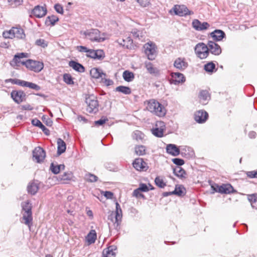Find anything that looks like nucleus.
<instances>
[{
  "label": "nucleus",
  "mask_w": 257,
  "mask_h": 257,
  "mask_svg": "<svg viewBox=\"0 0 257 257\" xmlns=\"http://www.w3.org/2000/svg\"><path fill=\"white\" fill-rule=\"evenodd\" d=\"M28 55L27 53H17L16 54L13 59V60L11 62V64L12 66H20V64H22L23 65H25L24 63H25V61H23L22 60V59L24 58H27L28 57Z\"/></svg>",
  "instance_id": "nucleus-14"
},
{
  "label": "nucleus",
  "mask_w": 257,
  "mask_h": 257,
  "mask_svg": "<svg viewBox=\"0 0 257 257\" xmlns=\"http://www.w3.org/2000/svg\"><path fill=\"white\" fill-rule=\"evenodd\" d=\"M57 153L58 154L61 155L66 150V144L61 139H58L57 140Z\"/></svg>",
  "instance_id": "nucleus-38"
},
{
  "label": "nucleus",
  "mask_w": 257,
  "mask_h": 257,
  "mask_svg": "<svg viewBox=\"0 0 257 257\" xmlns=\"http://www.w3.org/2000/svg\"><path fill=\"white\" fill-rule=\"evenodd\" d=\"M115 91L121 92L124 94H130L131 93V89L129 87L124 86H119L115 88Z\"/></svg>",
  "instance_id": "nucleus-40"
},
{
  "label": "nucleus",
  "mask_w": 257,
  "mask_h": 257,
  "mask_svg": "<svg viewBox=\"0 0 257 257\" xmlns=\"http://www.w3.org/2000/svg\"><path fill=\"white\" fill-rule=\"evenodd\" d=\"M145 65L148 72L150 74H155L157 72V68L154 67L153 64L150 62H146Z\"/></svg>",
  "instance_id": "nucleus-43"
},
{
  "label": "nucleus",
  "mask_w": 257,
  "mask_h": 257,
  "mask_svg": "<svg viewBox=\"0 0 257 257\" xmlns=\"http://www.w3.org/2000/svg\"><path fill=\"white\" fill-rule=\"evenodd\" d=\"M174 66L180 71H183L188 66L186 59L183 57L177 58L174 62Z\"/></svg>",
  "instance_id": "nucleus-16"
},
{
  "label": "nucleus",
  "mask_w": 257,
  "mask_h": 257,
  "mask_svg": "<svg viewBox=\"0 0 257 257\" xmlns=\"http://www.w3.org/2000/svg\"><path fill=\"white\" fill-rule=\"evenodd\" d=\"M116 248L115 245H111L104 249L102 252L103 257H115Z\"/></svg>",
  "instance_id": "nucleus-24"
},
{
  "label": "nucleus",
  "mask_w": 257,
  "mask_h": 257,
  "mask_svg": "<svg viewBox=\"0 0 257 257\" xmlns=\"http://www.w3.org/2000/svg\"><path fill=\"white\" fill-rule=\"evenodd\" d=\"M86 55L87 57H90L96 60H102L105 57L103 51L100 49L96 50L89 49Z\"/></svg>",
  "instance_id": "nucleus-13"
},
{
  "label": "nucleus",
  "mask_w": 257,
  "mask_h": 257,
  "mask_svg": "<svg viewBox=\"0 0 257 257\" xmlns=\"http://www.w3.org/2000/svg\"><path fill=\"white\" fill-rule=\"evenodd\" d=\"M247 199L251 207L253 208L257 209V194H253L247 195Z\"/></svg>",
  "instance_id": "nucleus-39"
},
{
  "label": "nucleus",
  "mask_w": 257,
  "mask_h": 257,
  "mask_svg": "<svg viewBox=\"0 0 257 257\" xmlns=\"http://www.w3.org/2000/svg\"><path fill=\"white\" fill-rule=\"evenodd\" d=\"M77 50L80 52H85L87 53L89 49L85 46H79L77 47Z\"/></svg>",
  "instance_id": "nucleus-61"
},
{
  "label": "nucleus",
  "mask_w": 257,
  "mask_h": 257,
  "mask_svg": "<svg viewBox=\"0 0 257 257\" xmlns=\"http://www.w3.org/2000/svg\"><path fill=\"white\" fill-rule=\"evenodd\" d=\"M199 100L201 103L203 105L207 104L210 99V96L209 92L207 90H201L199 95Z\"/></svg>",
  "instance_id": "nucleus-25"
},
{
  "label": "nucleus",
  "mask_w": 257,
  "mask_h": 257,
  "mask_svg": "<svg viewBox=\"0 0 257 257\" xmlns=\"http://www.w3.org/2000/svg\"><path fill=\"white\" fill-rule=\"evenodd\" d=\"M72 174L71 172H65L62 175H59L57 179L58 181H62L63 183H66V181L71 179Z\"/></svg>",
  "instance_id": "nucleus-37"
},
{
  "label": "nucleus",
  "mask_w": 257,
  "mask_h": 257,
  "mask_svg": "<svg viewBox=\"0 0 257 257\" xmlns=\"http://www.w3.org/2000/svg\"><path fill=\"white\" fill-rule=\"evenodd\" d=\"M116 42L120 46L127 49H131L133 45V40L130 37H126L125 39H119L116 41Z\"/></svg>",
  "instance_id": "nucleus-21"
},
{
  "label": "nucleus",
  "mask_w": 257,
  "mask_h": 257,
  "mask_svg": "<svg viewBox=\"0 0 257 257\" xmlns=\"http://www.w3.org/2000/svg\"><path fill=\"white\" fill-rule=\"evenodd\" d=\"M207 112L204 110H198L194 114V119L198 123H203L208 118Z\"/></svg>",
  "instance_id": "nucleus-19"
},
{
  "label": "nucleus",
  "mask_w": 257,
  "mask_h": 257,
  "mask_svg": "<svg viewBox=\"0 0 257 257\" xmlns=\"http://www.w3.org/2000/svg\"><path fill=\"white\" fill-rule=\"evenodd\" d=\"M3 36L7 39H24L25 38V34L23 29L18 27H13L9 31H5L3 33Z\"/></svg>",
  "instance_id": "nucleus-4"
},
{
  "label": "nucleus",
  "mask_w": 257,
  "mask_h": 257,
  "mask_svg": "<svg viewBox=\"0 0 257 257\" xmlns=\"http://www.w3.org/2000/svg\"><path fill=\"white\" fill-rule=\"evenodd\" d=\"M147 108L149 111L159 116H164L166 112L164 106L155 99H151L148 101Z\"/></svg>",
  "instance_id": "nucleus-2"
},
{
  "label": "nucleus",
  "mask_w": 257,
  "mask_h": 257,
  "mask_svg": "<svg viewBox=\"0 0 257 257\" xmlns=\"http://www.w3.org/2000/svg\"><path fill=\"white\" fill-rule=\"evenodd\" d=\"M172 162L178 166H182L184 164V161L180 158H174L172 159Z\"/></svg>",
  "instance_id": "nucleus-56"
},
{
  "label": "nucleus",
  "mask_w": 257,
  "mask_h": 257,
  "mask_svg": "<svg viewBox=\"0 0 257 257\" xmlns=\"http://www.w3.org/2000/svg\"><path fill=\"white\" fill-rule=\"evenodd\" d=\"M209 53L210 52L214 55H219L221 53L220 46L213 41H209L207 43Z\"/></svg>",
  "instance_id": "nucleus-15"
},
{
  "label": "nucleus",
  "mask_w": 257,
  "mask_h": 257,
  "mask_svg": "<svg viewBox=\"0 0 257 257\" xmlns=\"http://www.w3.org/2000/svg\"><path fill=\"white\" fill-rule=\"evenodd\" d=\"M21 206L22 208L21 211L22 219L24 221V224L30 227L32 224L33 221L32 204L30 201L27 200L21 203Z\"/></svg>",
  "instance_id": "nucleus-1"
},
{
  "label": "nucleus",
  "mask_w": 257,
  "mask_h": 257,
  "mask_svg": "<svg viewBox=\"0 0 257 257\" xmlns=\"http://www.w3.org/2000/svg\"><path fill=\"white\" fill-rule=\"evenodd\" d=\"M184 190H185V188L181 186L179 187L176 186L175 190L172 191V193L173 194L181 196L184 194Z\"/></svg>",
  "instance_id": "nucleus-48"
},
{
  "label": "nucleus",
  "mask_w": 257,
  "mask_h": 257,
  "mask_svg": "<svg viewBox=\"0 0 257 257\" xmlns=\"http://www.w3.org/2000/svg\"><path fill=\"white\" fill-rule=\"evenodd\" d=\"M39 188L38 184L33 182L29 183L27 187V190L29 193L35 195L38 191Z\"/></svg>",
  "instance_id": "nucleus-33"
},
{
  "label": "nucleus",
  "mask_w": 257,
  "mask_h": 257,
  "mask_svg": "<svg viewBox=\"0 0 257 257\" xmlns=\"http://www.w3.org/2000/svg\"><path fill=\"white\" fill-rule=\"evenodd\" d=\"M27 83H28L27 81H24V80H21L19 79V81H18L17 85H19L22 86L26 87Z\"/></svg>",
  "instance_id": "nucleus-64"
},
{
  "label": "nucleus",
  "mask_w": 257,
  "mask_h": 257,
  "mask_svg": "<svg viewBox=\"0 0 257 257\" xmlns=\"http://www.w3.org/2000/svg\"><path fill=\"white\" fill-rule=\"evenodd\" d=\"M210 36L214 40L219 41H221L225 36V34L222 30H215L210 33Z\"/></svg>",
  "instance_id": "nucleus-30"
},
{
  "label": "nucleus",
  "mask_w": 257,
  "mask_h": 257,
  "mask_svg": "<svg viewBox=\"0 0 257 257\" xmlns=\"http://www.w3.org/2000/svg\"><path fill=\"white\" fill-rule=\"evenodd\" d=\"M166 151L173 156H177L180 153V149L176 145L171 144L167 146Z\"/></svg>",
  "instance_id": "nucleus-26"
},
{
  "label": "nucleus",
  "mask_w": 257,
  "mask_h": 257,
  "mask_svg": "<svg viewBox=\"0 0 257 257\" xmlns=\"http://www.w3.org/2000/svg\"><path fill=\"white\" fill-rule=\"evenodd\" d=\"M208 48L207 44L202 42L199 43L194 47L195 54L200 59H205L209 55Z\"/></svg>",
  "instance_id": "nucleus-6"
},
{
  "label": "nucleus",
  "mask_w": 257,
  "mask_h": 257,
  "mask_svg": "<svg viewBox=\"0 0 257 257\" xmlns=\"http://www.w3.org/2000/svg\"><path fill=\"white\" fill-rule=\"evenodd\" d=\"M35 44L43 48H45L48 46V42L45 40L42 39L37 40L35 42Z\"/></svg>",
  "instance_id": "nucleus-51"
},
{
  "label": "nucleus",
  "mask_w": 257,
  "mask_h": 257,
  "mask_svg": "<svg viewBox=\"0 0 257 257\" xmlns=\"http://www.w3.org/2000/svg\"><path fill=\"white\" fill-rule=\"evenodd\" d=\"M26 87L36 90H39L40 89V87L39 85L32 82H28Z\"/></svg>",
  "instance_id": "nucleus-54"
},
{
  "label": "nucleus",
  "mask_w": 257,
  "mask_h": 257,
  "mask_svg": "<svg viewBox=\"0 0 257 257\" xmlns=\"http://www.w3.org/2000/svg\"><path fill=\"white\" fill-rule=\"evenodd\" d=\"M145 53L148 58L150 60H153L157 56V47L153 42H148L144 46Z\"/></svg>",
  "instance_id": "nucleus-8"
},
{
  "label": "nucleus",
  "mask_w": 257,
  "mask_h": 257,
  "mask_svg": "<svg viewBox=\"0 0 257 257\" xmlns=\"http://www.w3.org/2000/svg\"><path fill=\"white\" fill-rule=\"evenodd\" d=\"M165 128V124L163 121H157L156 123L155 128L152 130V134L156 137L161 138L163 136Z\"/></svg>",
  "instance_id": "nucleus-12"
},
{
  "label": "nucleus",
  "mask_w": 257,
  "mask_h": 257,
  "mask_svg": "<svg viewBox=\"0 0 257 257\" xmlns=\"http://www.w3.org/2000/svg\"><path fill=\"white\" fill-rule=\"evenodd\" d=\"M255 171H249V172H247L246 173L247 176L250 178H255Z\"/></svg>",
  "instance_id": "nucleus-63"
},
{
  "label": "nucleus",
  "mask_w": 257,
  "mask_h": 257,
  "mask_svg": "<svg viewBox=\"0 0 257 257\" xmlns=\"http://www.w3.org/2000/svg\"><path fill=\"white\" fill-rule=\"evenodd\" d=\"M215 68V65L212 62H210L207 63L204 66V70L206 72H210V73H212L214 71Z\"/></svg>",
  "instance_id": "nucleus-45"
},
{
  "label": "nucleus",
  "mask_w": 257,
  "mask_h": 257,
  "mask_svg": "<svg viewBox=\"0 0 257 257\" xmlns=\"http://www.w3.org/2000/svg\"><path fill=\"white\" fill-rule=\"evenodd\" d=\"M172 81L175 84H178L184 82L185 81V78L184 75L179 72L172 73L171 74Z\"/></svg>",
  "instance_id": "nucleus-29"
},
{
  "label": "nucleus",
  "mask_w": 257,
  "mask_h": 257,
  "mask_svg": "<svg viewBox=\"0 0 257 257\" xmlns=\"http://www.w3.org/2000/svg\"><path fill=\"white\" fill-rule=\"evenodd\" d=\"M46 9L39 6H36L32 12V14L38 18L44 17L46 15Z\"/></svg>",
  "instance_id": "nucleus-22"
},
{
  "label": "nucleus",
  "mask_w": 257,
  "mask_h": 257,
  "mask_svg": "<svg viewBox=\"0 0 257 257\" xmlns=\"http://www.w3.org/2000/svg\"><path fill=\"white\" fill-rule=\"evenodd\" d=\"M173 173L175 176L180 179H184L186 178L185 171L180 166H177L173 169Z\"/></svg>",
  "instance_id": "nucleus-32"
},
{
  "label": "nucleus",
  "mask_w": 257,
  "mask_h": 257,
  "mask_svg": "<svg viewBox=\"0 0 257 257\" xmlns=\"http://www.w3.org/2000/svg\"><path fill=\"white\" fill-rule=\"evenodd\" d=\"M101 79V82L107 86L112 85L113 84V81L110 79L106 78V76L105 77L103 76Z\"/></svg>",
  "instance_id": "nucleus-53"
},
{
  "label": "nucleus",
  "mask_w": 257,
  "mask_h": 257,
  "mask_svg": "<svg viewBox=\"0 0 257 257\" xmlns=\"http://www.w3.org/2000/svg\"><path fill=\"white\" fill-rule=\"evenodd\" d=\"M192 26L197 31H203L207 29L210 25L207 22L201 23L198 20L195 19L192 22Z\"/></svg>",
  "instance_id": "nucleus-20"
},
{
  "label": "nucleus",
  "mask_w": 257,
  "mask_h": 257,
  "mask_svg": "<svg viewBox=\"0 0 257 257\" xmlns=\"http://www.w3.org/2000/svg\"><path fill=\"white\" fill-rule=\"evenodd\" d=\"M132 33L134 37L138 38L140 40L141 39V38L142 37V36L141 35L142 33L140 32V31L137 30H134L132 32Z\"/></svg>",
  "instance_id": "nucleus-60"
},
{
  "label": "nucleus",
  "mask_w": 257,
  "mask_h": 257,
  "mask_svg": "<svg viewBox=\"0 0 257 257\" xmlns=\"http://www.w3.org/2000/svg\"><path fill=\"white\" fill-rule=\"evenodd\" d=\"M141 191L138 188L135 189L133 192V196L137 198H144V195L141 193Z\"/></svg>",
  "instance_id": "nucleus-58"
},
{
  "label": "nucleus",
  "mask_w": 257,
  "mask_h": 257,
  "mask_svg": "<svg viewBox=\"0 0 257 257\" xmlns=\"http://www.w3.org/2000/svg\"><path fill=\"white\" fill-rule=\"evenodd\" d=\"M96 239V233L95 230H91L86 237V240L88 244L94 243Z\"/></svg>",
  "instance_id": "nucleus-35"
},
{
  "label": "nucleus",
  "mask_w": 257,
  "mask_h": 257,
  "mask_svg": "<svg viewBox=\"0 0 257 257\" xmlns=\"http://www.w3.org/2000/svg\"><path fill=\"white\" fill-rule=\"evenodd\" d=\"M70 67H72L75 71L82 73L85 71V68L81 64L74 61H70L69 63Z\"/></svg>",
  "instance_id": "nucleus-31"
},
{
  "label": "nucleus",
  "mask_w": 257,
  "mask_h": 257,
  "mask_svg": "<svg viewBox=\"0 0 257 257\" xmlns=\"http://www.w3.org/2000/svg\"><path fill=\"white\" fill-rule=\"evenodd\" d=\"M64 169V165H55L54 163H52L50 165V170L55 174H58L61 170H63Z\"/></svg>",
  "instance_id": "nucleus-36"
},
{
  "label": "nucleus",
  "mask_w": 257,
  "mask_h": 257,
  "mask_svg": "<svg viewBox=\"0 0 257 257\" xmlns=\"http://www.w3.org/2000/svg\"><path fill=\"white\" fill-rule=\"evenodd\" d=\"M135 152L139 156H142L146 153V147L143 145L137 146L135 147Z\"/></svg>",
  "instance_id": "nucleus-46"
},
{
  "label": "nucleus",
  "mask_w": 257,
  "mask_h": 257,
  "mask_svg": "<svg viewBox=\"0 0 257 257\" xmlns=\"http://www.w3.org/2000/svg\"><path fill=\"white\" fill-rule=\"evenodd\" d=\"M45 157V151L40 147L36 148L33 152V160L37 163H40L42 162Z\"/></svg>",
  "instance_id": "nucleus-10"
},
{
  "label": "nucleus",
  "mask_w": 257,
  "mask_h": 257,
  "mask_svg": "<svg viewBox=\"0 0 257 257\" xmlns=\"http://www.w3.org/2000/svg\"><path fill=\"white\" fill-rule=\"evenodd\" d=\"M11 95L14 101L18 104L22 102L26 96L25 93L23 91L17 90L12 91Z\"/></svg>",
  "instance_id": "nucleus-18"
},
{
  "label": "nucleus",
  "mask_w": 257,
  "mask_h": 257,
  "mask_svg": "<svg viewBox=\"0 0 257 257\" xmlns=\"http://www.w3.org/2000/svg\"><path fill=\"white\" fill-rule=\"evenodd\" d=\"M214 190L221 193L229 194L233 192V188L231 185L226 184L218 186V190L215 188H214Z\"/></svg>",
  "instance_id": "nucleus-27"
},
{
  "label": "nucleus",
  "mask_w": 257,
  "mask_h": 257,
  "mask_svg": "<svg viewBox=\"0 0 257 257\" xmlns=\"http://www.w3.org/2000/svg\"><path fill=\"white\" fill-rule=\"evenodd\" d=\"M113 194L110 191H105L104 193V196L107 199H111L113 197Z\"/></svg>",
  "instance_id": "nucleus-62"
},
{
  "label": "nucleus",
  "mask_w": 257,
  "mask_h": 257,
  "mask_svg": "<svg viewBox=\"0 0 257 257\" xmlns=\"http://www.w3.org/2000/svg\"><path fill=\"white\" fill-rule=\"evenodd\" d=\"M33 125L38 126L42 129L43 132L47 135L49 134V131L47 129L42 123L38 119H34L32 120Z\"/></svg>",
  "instance_id": "nucleus-34"
},
{
  "label": "nucleus",
  "mask_w": 257,
  "mask_h": 257,
  "mask_svg": "<svg viewBox=\"0 0 257 257\" xmlns=\"http://www.w3.org/2000/svg\"><path fill=\"white\" fill-rule=\"evenodd\" d=\"M58 18L54 15L48 16L46 20L45 23L47 25H54L56 22L58 21Z\"/></svg>",
  "instance_id": "nucleus-42"
},
{
  "label": "nucleus",
  "mask_w": 257,
  "mask_h": 257,
  "mask_svg": "<svg viewBox=\"0 0 257 257\" xmlns=\"http://www.w3.org/2000/svg\"><path fill=\"white\" fill-rule=\"evenodd\" d=\"M133 167L138 171H145L148 168L146 163L142 158L135 159L133 163Z\"/></svg>",
  "instance_id": "nucleus-17"
},
{
  "label": "nucleus",
  "mask_w": 257,
  "mask_h": 257,
  "mask_svg": "<svg viewBox=\"0 0 257 257\" xmlns=\"http://www.w3.org/2000/svg\"><path fill=\"white\" fill-rule=\"evenodd\" d=\"M122 210L118 203H115V211L114 213V221L111 218V220L113 223V227L115 229L118 230L120 228V225L122 221Z\"/></svg>",
  "instance_id": "nucleus-7"
},
{
  "label": "nucleus",
  "mask_w": 257,
  "mask_h": 257,
  "mask_svg": "<svg viewBox=\"0 0 257 257\" xmlns=\"http://www.w3.org/2000/svg\"><path fill=\"white\" fill-rule=\"evenodd\" d=\"M133 137L137 141L142 140L144 137V135L139 131H136L133 133Z\"/></svg>",
  "instance_id": "nucleus-49"
},
{
  "label": "nucleus",
  "mask_w": 257,
  "mask_h": 257,
  "mask_svg": "<svg viewBox=\"0 0 257 257\" xmlns=\"http://www.w3.org/2000/svg\"><path fill=\"white\" fill-rule=\"evenodd\" d=\"M137 2L143 7H146L150 5V0H136Z\"/></svg>",
  "instance_id": "nucleus-55"
},
{
  "label": "nucleus",
  "mask_w": 257,
  "mask_h": 257,
  "mask_svg": "<svg viewBox=\"0 0 257 257\" xmlns=\"http://www.w3.org/2000/svg\"><path fill=\"white\" fill-rule=\"evenodd\" d=\"M90 76L95 79L101 78L102 77L106 76L105 73H103L101 69L97 68H93L90 71Z\"/></svg>",
  "instance_id": "nucleus-28"
},
{
  "label": "nucleus",
  "mask_w": 257,
  "mask_h": 257,
  "mask_svg": "<svg viewBox=\"0 0 257 257\" xmlns=\"http://www.w3.org/2000/svg\"><path fill=\"white\" fill-rule=\"evenodd\" d=\"M122 77L125 81L131 82L133 80L135 76L133 72L125 70L123 72Z\"/></svg>",
  "instance_id": "nucleus-41"
},
{
  "label": "nucleus",
  "mask_w": 257,
  "mask_h": 257,
  "mask_svg": "<svg viewBox=\"0 0 257 257\" xmlns=\"http://www.w3.org/2000/svg\"><path fill=\"white\" fill-rule=\"evenodd\" d=\"M85 102L87 105V111L89 113H96L98 111V101L97 97L93 95H89L86 97Z\"/></svg>",
  "instance_id": "nucleus-5"
},
{
  "label": "nucleus",
  "mask_w": 257,
  "mask_h": 257,
  "mask_svg": "<svg viewBox=\"0 0 257 257\" xmlns=\"http://www.w3.org/2000/svg\"><path fill=\"white\" fill-rule=\"evenodd\" d=\"M149 187H150L151 188H149V186H148L145 184L141 183L140 184V186H139V187L138 188V189L142 192H148L150 190L153 189V188L152 187V186L150 184H149Z\"/></svg>",
  "instance_id": "nucleus-52"
},
{
  "label": "nucleus",
  "mask_w": 257,
  "mask_h": 257,
  "mask_svg": "<svg viewBox=\"0 0 257 257\" xmlns=\"http://www.w3.org/2000/svg\"><path fill=\"white\" fill-rule=\"evenodd\" d=\"M84 179L89 182H95L97 181L98 177L94 174L87 173L84 176Z\"/></svg>",
  "instance_id": "nucleus-44"
},
{
  "label": "nucleus",
  "mask_w": 257,
  "mask_h": 257,
  "mask_svg": "<svg viewBox=\"0 0 257 257\" xmlns=\"http://www.w3.org/2000/svg\"><path fill=\"white\" fill-rule=\"evenodd\" d=\"M54 9L58 13L61 14H62L63 13V8L60 4H57L55 5Z\"/></svg>",
  "instance_id": "nucleus-59"
},
{
  "label": "nucleus",
  "mask_w": 257,
  "mask_h": 257,
  "mask_svg": "<svg viewBox=\"0 0 257 257\" xmlns=\"http://www.w3.org/2000/svg\"><path fill=\"white\" fill-rule=\"evenodd\" d=\"M155 182L156 185L160 188H164L166 185L163 179H162L160 177H157L155 178Z\"/></svg>",
  "instance_id": "nucleus-50"
},
{
  "label": "nucleus",
  "mask_w": 257,
  "mask_h": 257,
  "mask_svg": "<svg viewBox=\"0 0 257 257\" xmlns=\"http://www.w3.org/2000/svg\"><path fill=\"white\" fill-rule=\"evenodd\" d=\"M24 64L28 69L36 72H40L44 67L42 62L31 59L27 60Z\"/></svg>",
  "instance_id": "nucleus-9"
},
{
  "label": "nucleus",
  "mask_w": 257,
  "mask_h": 257,
  "mask_svg": "<svg viewBox=\"0 0 257 257\" xmlns=\"http://www.w3.org/2000/svg\"><path fill=\"white\" fill-rule=\"evenodd\" d=\"M180 153L183 157L187 158H192L195 154L193 149L188 146L181 147Z\"/></svg>",
  "instance_id": "nucleus-23"
},
{
  "label": "nucleus",
  "mask_w": 257,
  "mask_h": 257,
  "mask_svg": "<svg viewBox=\"0 0 257 257\" xmlns=\"http://www.w3.org/2000/svg\"><path fill=\"white\" fill-rule=\"evenodd\" d=\"M107 120H108V119L107 118L102 117L101 119H100L98 120L95 121L94 123L96 125H102Z\"/></svg>",
  "instance_id": "nucleus-57"
},
{
  "label": "nucleus",
  "mask_w": 257,
  "mask_h": 257,
  "mask_svg": "<svg viewBox=\"0 0 257 257\" xmlns=\"http://www.w3.org/2000/svg\"><path fill=\"white\" fill-rule=\"evenodd\" d=\"M83 34L86 38L91 42H102L105 40V34L101 33L100 32L96 29H91L84 32Z\"/></svg>",
  "instance_id": "nucleus-3"
},
{
  "label": "nucleus",
  "mask_w": 257,
  "mask_h": 257,
  "mask_svg": "<svg viewBox=\"0 0 257 257\" xmlns=\"http://www.w3.org/2000/svg\"><path fill=\"white\" fill-rule=\"evenodd\" d=\"M173 10L175 14L179 16H185L193 14L185 5H176L173 8Z\"/></svg>",
  "instance_id": "nucleus-11"
},
{
  "label": "nucleus",
  "mask_w": 257,
  "mask_h": 257,
  "mask_svg": "<svg viewBox=\"0 0 257 257\" xmlns=\"http://www.w3.org/2000/svg\"><path fill=\"white\" fill-rule=\"evenodd\" d=\"M64 81L68 85H72L74 84L73 78L70 74L65 73L63 75Z\"/></svg>",
  "instance_id": "nucleus-47"
}]
</instances>
